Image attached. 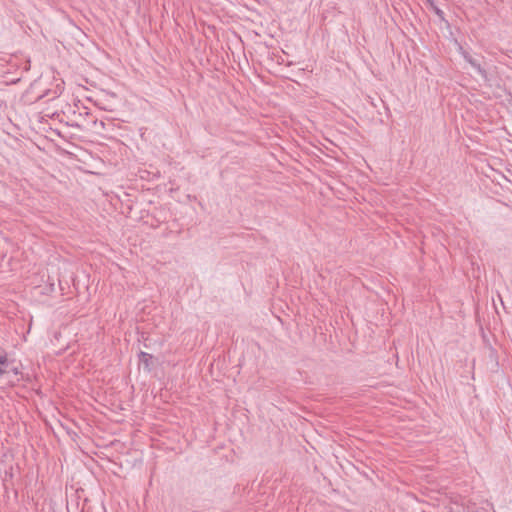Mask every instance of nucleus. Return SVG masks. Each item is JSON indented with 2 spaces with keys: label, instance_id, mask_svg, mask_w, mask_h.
Instances as JSON below:
<instances>
[{
  "label": "nucleus",
  "instance_id": "nucleus-1",
  "mask_svg": "<svg viewBox=\"0 0 512 512\" xmlns=\"http://www.w3.org/2000/svg\"><path fill=\"white\" fill-rule=\"evenodd\" d=\"M10 364H12V361L9 360L7 352L0 348V378L8 373Z\"/></svg>",
  "mask_w": 512,
  "mask_h": 512
},
{
  "label": "nucleus",
  "instance_id": "nucleus-4",
  "mask_svg": "<svg viewBox=\"0 0 512 512\" xmlns=\"http://www.w3.org/2000/svg\"><path fill=\"white\" fill-rule=\"evenodd\" d=\"M8 372H12L13 374L17 375V374H19V369H18V367H12L10 365L9 369H8Z\"/></svg>",
  "mask_w": 512,
  "mask_h": 512
},
{
  "label": "nucleus",
  "instance_id": "nucleus-2",
  "mask_svg": "<svg viewBox=\"0 0 512 512\" xmlns=\"http://www.w3.org/2000/svg\"><path fill=\"white\" fill-rule=\"evenodd\" d=\"M152 358H153L152 355L149 354V353H146V352H143V351H141L139 353V361L144 365V367L147 370H150V365H151Z\"/></svg>",
  "mask_w": 512,
  "mask_h": 512
},
{
  "label": "nucleus",
  "instance_id": "nucleus-3",
  "mask_svg": "<svg viewBox=\"0 0 512 512\" xmlns=\"http://www.w3.org/2000/svg\"><path fill=\"white\" fill-rule=\"evenodd\" d=\"M469 63L474 67L476 68L481 74H483V70L482 68L480 67L479 64H477L475 61H473L472 59H468Z\"/></svg>",
  "mask_w": 512,
  "mask_h": 512
},
{
  "label": "nucleus",
  "instance_id": "nucleus-5",
  "mask_svg": "<svg viewBox=\"0 0 512 512\" xmlns=\"http://www.w3.org/2000/svg\"><path fill=\"white\" fill-rule=\"evenodd\" d=\"M94 125H100L101 127H104V122L103 121L98 122L97 120H95Z\"/></svg>",
  "mask_w": 512,
  "mask_h": 512
}]
</instances>
